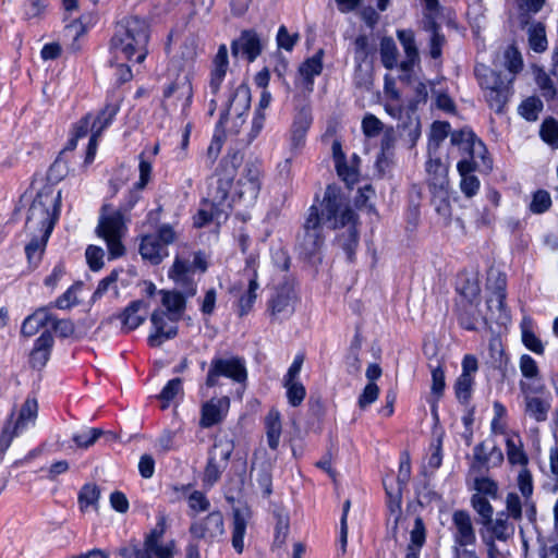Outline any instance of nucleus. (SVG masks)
I'll list each match as a JSON object with an SVG mask.
<instances>
[{"label":"nucleus","instance_id":"nucleus-1","mask_svg":"<svg viewBox=\"0 0 558 558\" xmlns=\"http://www.w3.org/2000/svg\"><path fill=\"white\" fill-rule=\"evenodd\" d=\"M243 157L239 153H232L226 156L219 163L215 172V183L210 185L207 203L210 209L202 208L194 217V226L204 227L213 219L226 217L231 207L228 196L236 175V170L242 163Z\"/></svg>","mask_w":558,"mask_h":558},{"label":"nucleus","instance_id":"nucleus-2","mask_svg":"<svg viewBox=\"0 0 558 558\" xmlns=\"http://www.w3.org/2000/svg\"><path fill=\"white\" fill-rule=\"evenodd\" d=\"M323 216L332 229L348 227L338 235V244L345 252L349 260H353L359 243L356 230V215L348 205L341 190L335 185H328L323 198Z\"/></svg>","mask_w":558,"mask_h":558},{"label":"nucleus","instance_id":"nucleus-3","mask_svg":"<svg viewBox=\"0 0 558 558\" xmlns=\"http://www.w3.org/2000/svg\"><path fill=\"white\" fill-rule=\"evenodd\" d=\"M148 41V26L145 21L138 17H129L117 26L114 36L111 39V52L125 60H134L136 63L144 61L146 57V45Z\"/></svg>","mask_w":558,"mask_h":558},{"label":"nucleus","instance_id":"nucleus-4","mask_svg":"<svg viewBox=\"0 0 558 558\" xmlns=\"http://www.w3.org/2000/svg\"><path fill=\"white\" fill-rule=\"evenodd\" d=\"M61 193L40 192L28 208L26 229L29 233L49 236L57 220Z\"/></svg>","mask_w":558,"mask_h":558},{"label":"nucleus","instance_id":"nucleus-5","mask_svg":"<svg viewBox=\"0 0 558 558\" xmlns=\"http://www.w3.org/2000/svg\"><path fill=\"white\" fill-rule=\"evenodd\" d=\"M478 82L487 90L486 99L489 107L501 112L509 97V84L512 78H504L500 73L480 65L475 69Z\"/></svg>","mask_w":558,"mask_h":558},{"label":"nucleus","instance_id":"nucleus-6","mask_svg":"<svg viewBox=\"0 0 558 558\" xmlns=\"http://www.w3.org/2000/svg\"><path fill=\"white\" fill-rule=\"evenodd\" d=\"M410 462L404 461L400 463L399 474L397 478V484L395 485L392 480H384V486L386 490V495L388 498V509L390 517L393 518V524L391 526L390 533L391 537L397 542V530L398 525L402 520V511H401V500H402V488L405 486L410 478Z\"/></svg>","mask_w":558,"mask_h":558},{"label":"nucleus","instance_id":"nucleus-7","mask_svg":"<svg viewBox=\"0 0 558 558\" xmlns=\"http://www.w3.org/2000/svg\"><path fill=\"white\" fill-rule=\"evenodd\" d=\"M124 229L123 216L119 210L107 216L102 215L99 220L97 234L106 241L110 258L124 254V246L121 243Z\"/></svg>","mask_w":558,"mask_h":558},{"label":"nucleus","instance_id":"nucleus-8","mask_svg":"<svg viewBox=\"0 0 558 558\" xmlns=\"http://www.w3.org/2000/svg\"><path fill=\"white\" fill-rule=\"evenodd\" d=\"M193 96V87L187 76L178 77L163 92L162 107L172 114H185Z\"/></svg>","mask_w":558,"mask_h":558},{"label":"nucleus","instance_id":"nucleus-9","mask_svg":"<svg viewBox=\"0 0 558 558\" xmlns=\"http://www.w3.org/2000/svg\"><path fill=\"white\" fill-rule=\"evenodd\" d=\"M299 296L293 279L286 280L277 287L274 295L268 302V310L274 319L280 320L294 313Z\"/></svg>","mask_w":558,"mask_h":558},{"label":"nucleus","instance_id":"nucleus-10","mask_svg":"<svg viewBox=\"0 0 558 558\" xmlns=\"http://www.w3.org/2000/svg\"><path fill=\"white\" fill-rule=\"evenodd\" d=\"M221 376L238 383L245 381L247 374L243 361L235 356L214 359L207 374L206 385L208 387L217 386Z\"/></svg>","mask_w":558,"mask_h":558},{"label":"nucleus","instance_id":"nucleus-11","mask_svg":"<svg viewBox=\"0 0 558 558\" xmlns=\"http://www.w3.org/2000/svg\"><path fill=\"white\" fill-rule=\"evenodd\" d=\"M194 269L202 272L207 270V262L203 254L197 253L194 256L193 264L177 258L169 271V277L185 290L186 295L193 296L196 293V283L192 279Z\"/></svg>","mask_w":558,"mask_h":558},{"label":"nucleus","instance_id":"nucleus-12","mask_svg":"<svg viewBox=\"0 0 558 558\" xmlns=\"http://www.w3.org/2000/svg\"><path fill=\"white\" fill-rule=\"evenodd\" d=\"M233 446L228 440L217 441L210 452L207 465L204 471V483L213 486L220 478L221 473L228 465Z\"/></svg>","mask_w":558,"mask_h":558},{"label":"nucleus","instance_id":"nucleus-13","mask_svg":"<svg viewBox=\"0 0 558 558\" xmlns=\"http://www.w3.org/2000/svg\"><path fill=\"white\" fill-rule=\"evenodd\" d=\"M190 533L197 539L215 542L225 533L223 517L220 511H213L204 519L195 521L190 526Z\"/></svg>","mask_w":558,"mask_h":558},{"label":"nucleus","instance_id":"nucleus-14","mask_svg":"<svg viewBox=\"0 0 558 558\" xmlns=\"http://www.w3.org/2000/svg\"><path fill=\"white\" fill-rule=\"evenodd\" d=\"M154 331L148 337L151 347H159L166 340L172 339L178 333V319H172L162 310H156L150 317Z\"/></svg>","mask_w":558,"mask_h":558},{"label":"nucleus","instance_id":"nucleus-15","mask_svg":"<svg viewBox=\"0 0 558 558\" xmlns=\"http://www.w3.org/2000/svg\"><path fill=\"white\" fill-rule=\"evenodd\" d=\"M521 390L524 395L525 413L536 422H544L547 420L548 411L550 409L549 402L533 396L542 393L543 386L531 387L525 383H521Z\"/></svg>","mask_w":558,"mask_h":558},{"label":"nucleus","instance_id":"nucleus-16","mask_svg":"<svg viewBox=\"0 0 558 558\" xmlns=\"http://www.w3.org/2000/svg\"><path fill=\"white\" fill-rule=\"evenodd\" d=\"M259 168L254 162H246L240 178L238 179L236 186L234 189L235 195L239 198L254 199L258 195L260 183H259Z\"/></svg>","mask_w":558,"mask_h":558},{"label":"nucleus","instance_id":"nucleus-17","mask_svg":"<svg viewBox=\"0 0 558 558\" xmlns=\"http://www.w3.org/2000/svg\"><path fill=\"white\" fill-rule=\"evenodd\" d=\"M119 108L120 106L118 102L107 104L94 120L92 124V136L87 147L86 161H89L94 158L97 148V140L100 136L102 130L112 121L119 111Z\"/></svg>","mask_w":558,"mask_h":558},{"label":"nucleus","instance_id":"nucleus-18","mask_svg":"<svg viewBox=\"0 0 558 558\" xmlns=\"http://www.w3.org/2000/svg\"><path fill=\"white\" fill-rule=\"evenodd\" d=\"M451 143L454 146L465 144V147L468 148V160L481 159L485 166H487L488 168L490 167L489 163L485 161V145L480 140L476 138L472 131L460 130L452 132Z\"/></svg>","mask_w":558,"mask_h":558},{"label":"nucleus","instance_id":"nucleus-19","mask_svg":"<svg viewBox=\"0 0 558 558\" xmlns=\"http://www.w3.org/2000/svg\"><path fill=\"white\" fill-rule=\"evenodd\" d=\"M452 522L456 529L454 542L460 547L473 545L475 543V532L470 514L463 510H457L452 514Z\"/></svg>","mask_w":558,"mask_h":558},{"label":"nucleus","instance_id":"nucleus-20","mask_svg":"<svg viewBox=\"0 0 558 558\" xmlns=\"http://www.w3.org/2000/svg\"><path fill=\"white\" fill-rule=\"evenodd\" d=\"M517 485L524 499L525 515L530 522H534L536 520V506L531 499L533 494V478L526 466L521 468L517 477Z\"/></svg>","mask_w":558,"mask_h":558},{"label":"nucleus","instance_id":"nucleus-21","mask_svg":"<svg viewBox=\"0 0 558 558\" xmlns=\"http://www.w3.org/2000/svg\"><path fill=\"white\" fill-rule=\"evenodd\" d=\"M229 405L230 400L228 397L211 399L206 402L202 409L201 425L203 427H210L219 423L227 413Z\"/></svg>","mask_w":558,"mask_h":558},{"label":"nucleus","instance_id":"nucleus-22","mask_svg":"<svg viewBox=\"0 0 558 558\" xmlns=\"http://www.w3.org/2000/svg\"><path fill=\"white\" fill-rule=\"evenodd\" d=\"M478 167V160L462 159L458 162V171L461 175L460 187L466 197H472L480 189L478 179L472 174Z\"/></svg>","mask_w":558,"mask_h":558},{"label":"nucleus","instance_id":"nucleus-23","mask_svg":"<svg viewBox=\"0 0 558 558\" xmlns=\"http://www.w3.org/2000/svg\"><path fill=\"white\" fill-rule=\"evenodd\" d=\"M147 311L148 306L144 301H133L119 316L122 323V328L130 331L141 326L146 318Z\"/></svg>","mask_w":558,"mask_h":558},{"label":"nucleus","instance_id":"nucleus-24","mask_svg":"<svg viewBox=\"0 0 558 558\" xmlns=\"http://www.w3.org/2000/svg\"><path fill=\"white\" fill-rule=\"evenodd\" d=\"M260 39L255 32L245 31L241 37L232 44V53L242 52L248 61H253L260 53Z\"/></svg>","mask_w":558,"mask_h":558},{"label":"nucleus","instance_id":"nucleus-25","mask_svg":"<svg viewBox=\"0 0 558 558\" xmlns=\"http://www.w3.org/2000/svg\"><path fill=\"white\" fill-rule=\"evenodd\" d=\"M312 124V113L307 107H302L296 113L291 131V143L294 149L304 146L306 133Z\"/></svg>","mask_w":558,"mask_h":558},{"label":"nucleus","instance_id":"nucleus-26","mask_svg":"<svg viewBox=\"0 0 558 558\" xmlns=\"http://www.w3.org/2000/svg\"><path fill=\"white\" fill-rule=\"evenodd\" d=\"M250 518L251 511L247 508H236L233 510L232 546L239 554L244 548L243 537Z\"/></svg>","mask_w":558,"mask_h":558},{"label":"nucleus","instance_id":"nucleus-27","mask_svg":"<svg viewBox=\"0 0 558 558\" xmlns=\"http://www.w3.org/2000/svg\"><path fill=\"white\" fill-rule=\"evenodd\" d=\"M140 253L151 264H159L168 255L167 248L154 234L143 236Z\"/></svg>","mask_w":558,"mask_h":558},{"label":"nucleus","instance_id":"nucleus-28","mask_svg":"<svg viewBox=\"0 0 558 558\" xmlns=\"http://www.w3.org/2000/svg\"><path fill=\"white\" fill-rule=\"evenodd\" d=\"M227 70L228 50L225 45H221L213 61V70L209 82L213 94H216L219 90L220 84L226 76Z\"/></svg>","mask_w":558,"mask_h":558},{"label":"nucleus","instance_id":"nucleus-29","mask_svg":"<svg viewBox=\"0 0 558 558\" xmlns=\"http://www.w3.org/2000/svg\"><path fill=\"white\" fill-rule=\"evenodd\" d=\"M160 293L162 295L161 304L166 308L163 311L170 318L180 320L185 310L183 295L175 291H160Z\"/></svg>","mask_w":558,"mask_h":558},{"label":"nucleus","instance_id":"nucleus-30","mask_svg":"<svg viewBox=\"0 0 558 558\" xmlns=\"http://www.w3.org/2000/svg\"><path fill=\"white\" fill-rule=\"evenodd\" d=\"M52 342L53 339L49 332H43L36 340L35 348L31 352V363L33 367L41 368L46 365Z\"/></svg>","mask_w":558,"mask_h":558},{"label":"nucleus","instance_id":"nucleus-31","mask_svg":"<svg viewBox=\"0 0 558 558\" xmlns=\"http://www.w3.org/2000/svg\"><path fill=\"white\" fill-rule=\"evenodd\" d=\"M397 36L407 56V60L401 62L400 68L403 71H410L418 58L414 35L411 31H398Z\"/></svg>","mask_w":558,"mask_h":558},{"label":"nucleus","instance_id":"nucleus-32","mask_svg":"<svg viewBox=\"0 0 558 558\" xmlns=\"http://www.w3.org/2000/svg\"><path fill=\"white\" fill-rule=\"evenodd\" d=\"M173 545L161 542H144L141 549H134V558H172Z\"/></svg>","mask_w":558,"mask_h":558},{"label":"nucleus","instance_id":"nucleus-33","mask_svg":"<svg viewBox=\"0 0 558 558\" xmlns=\"http://www.w3.org/2000/svg\"><path fill=\"white\" fill-rule=\"evenodd\" d=\"M507 458L510 464H519L525 468L529 462V457L524 451L523 442L519 435L508 436L506 439Z\"/></svg>","mask_w":558,"mask_h":558},{"label":"nucleus","instance_id":"nucleus-34","mask_svg":"<svg viewBox=\"0 0 558 558\" xmlns=\"http://www.w3.org/2000/svg\"><path fill=\"white\" fill-rule=\"evenodd\" d=\"M51 319L52 316L46 310L40 308L25 318L21 328V333L24 337H32L49 324Z\"/></svg>","mask_w":558,"mask_h":558},{"label":"nucleus","instance_id":"nucleus-35","mask_svg":"<svg viewBox=\"0 0 558 558\" xmlns=\"http://www.w3.org/2000/svg\"><path fill=\"white\" fill-rule=\"evenodd\" d=\"M486 524L493 536L498 541L506 542L514 534V525L509 522L504 512L499 513L495 520L490 518L486 521Z\"/></svg>","mask_w":558,"mask_h":558},{"label":"nucleus","instance_id":"nucleus-36","mask_svg":"<svg viewBox=\"0 0 558 558\" xmlns=\"http://www.w3.org/2000/svg\"><path fill=\"white\" fill-rule=\"evenodd\" d=\"M323 56L324 50L319 49L312 58L304 61L299 69L300 76L307 87L312 85L313 77L320 74L323 70Z\"/></svg>","mask_w":558,"mask_h":558},{"label":"nucleus","instance_id":"nucleus-37","mask_svg":"<svg viewBox=\"0 0 558 558\" xmlns=\"http://www.w3.org/2000/svg\"><path fill=\"white\" fill-rule=\"evenodd\" d=\"M481 318V312L475 301H460L459 319L461 325L468 330L476 329V324Z\"/></svg>","mask_w":558,"mask_h":558},{"label":"nucleus","instance_id":"nucleus-38","mask_svg":"<svg viewBox=\"0 0 558 558\" xmlns=\"http://www.w3.org/2000/svg\"><path fill=\"white\" fill-rule=\"evenodd\" d=\"M425 525L422 518L416 517L411 531V542L407 548L405 558H418L420 548L425 543Z\"/></svg>","mask_w":558,"mask_h":558},{"label":"nucleus","instance_id":"nucleus-39","mask_svg":"<svg viewBox=\"0 0 558 558\" xmlns=\"http://www.w3.org/2000/svg\"><path fill=\"white\" fill-rule=\"evenodd\" d=\"M266 436L270 449L276 450L281 435V422L278 411H270L265 418Z\"/></svg>","mask_w":558,"mask_h":558},{"label":"nucleus","instance_id":"nucleus-40","mask_svg":"<svg viewBox=\"0 0 558 558\" xmlns=\"http://www.w3.org/2000/svg\"><path fill=\"white\" fill-rule=\"evenodd\" d=\"M324 243L320 231H304L299 238L298 246L306 256L311 257L316 254Z\"/></svg>","mask_w":558,"mask_h":558},{"label":"nucleus","instance_id":"nucleus-41","mask_svg":"<svg viewBox=\"0 0 558 558\" xmlns=\"http://www.w3.org/2000/svg\"><path fill=\"white\" fill-rule=\"evenodd\" d=\"M426 170L432 187H448L447 167L439 159H430Z\"/></svg>","mask_w":558,"mask_h":558},{"label":"nucleus","instance_id":"nucleus-42","mask_svg":"<svg viewBox=\"0 0 558 558\" xmlns=\"http://www.w3.org/2000/svg\"><path fill=\"white\" fill-rule=\"evenodd\" d=\"M100 489L96 484H85L78 493V505L82 512H86L89 507L95 511L98 509Z\"/></svg>","mask_w":558,"mask_h":558},{"label":"nucleus","instance_id":"nucleus-43","mask_svg":"<svg viewBox=\"0 0 558 558\" xmlns=\"http://www.w3.org/2000/svg\"><path fill=\"white\" fill-rule=\"evenodd\" d=\"M424 28L427 32H430L429 54L433 59H437L441 56V47L444 46V44L446 41L445 36L439 33L438 25L430 16L426 17Z\"/></svg>","mask_w":558,"mask_h":558},{"label":"nucleus","instance_id":"nucleus-44","mask_svg":"<svg viewBox=\"0 0 558 558\" xmlns=\"http://www.w3.org/2000/svg\"><path fill=\"white\" fill-rule=\"evenodd\" d=\"M33 239L25 247L26 257L28 264L32 267H36L38 262L41 258V255L45 251L47 241L49 236H44L41 234L31 233Z\"/></svg>","mask_w":558,"mask_h":558},{"label":"nucleus","instance_id":"nucleus-45","mask_svg":"<svg viewBox=\"0 0 558 558\" xmlns=\"http://www.w3.org/2000/svg\"><path fill=\"white\" fill-rule=\"evenodd\" d=\"M398 48L390 37H384L380 41L381 62L386 69H393L398 64Z\"/></svg>","mask_w":558,"mask_h":558},{"label":"nucleus","instance_id":"nucleus-46","mask_svg":"<svg viewBox=\"0 0 558 558\" xmlns=\"http://www.w3.org/2000/svg\"><path fill=\"white\" fill-rule=\"evenodd\" d=\"M250 93L245 88H238L232 98L229 100L227 116L234 114L241 117L242 113L248 109Z\"/></svg>","mask_w":558,"mask_h":558},{"label":"nucleus","instance_id":"nucleus-47","mask_svg":"<svg viewBox=\"0 0 558 558\" xmlns=\"http://www.w3.org/2000/svg\"><path fill=\"white\" fill-rule=\"evenodd\" d=\"M433 205L436 211L446 220L449 221L451 216V208L449 204V194L447 187H433Z\"/></svg>","mask_w":558,"mask_h":558},{"label":"nucleus","instance_id":"nucleus-48","mask_svg":"<svg viewBox=\"0 0 558 558\" xmlns=\"http://www.w3.org/2000/svg\"><path fill=\"white\" fill-rule=\"evenodd\" d=\"M458 291L462 296L461 301H476L480 294V284L475 276H463L458 283Z\"/></svg>","mask_w":558,"mask_h":558},{"label":"nucleus","instance_id":"nucleus-49","mask_svg":"<svg viewBox=\"0 0 558 558\" xmlns=\"http://www.w3.org/2000/svg\"><path fill=\"white\" fill-rule=\"evenodd\" d=\"M529 44L535 52H543L547 47L545 27L541 23L532 24L527 28Z\"/></svg>","mask_w":558,"mask_h":558},{"label":"nucleus","instance_id":"nucleus-50","mask_svg":"<svg viewBox=\"0 0 558 558\" xmlns=\"http://www.w3.org/2000/svg\"><path fill=\"white\" fill-rule=\"evenodd\" d=\"M38 405L36 400L27 399L21 410L15 422V429H23L29 422H33L37 416Z\"/></svg>","mask_w":558,"mask_h":558},{"label":"nucleus","instance_id":"nucleus-51","mask_svg":"<svg viewBox=\"0 0 558 558\" xmlns=\"http://www.w3.org/2000/svg\"><path fill=\"white\" fill-rule=\"evenodd\" d=\"M284 388L287 389V398L292 407H299L306 395L305 387L299 380H284Z\"/></svg>","mask_w":558,"mask_h":558},{"label":"nucleus","instance_id":"nucleus-52","mask_svg":"<svg viewBox=\"0 0 558 558\" xmlns=\"http://www.w3.org/2000/svg\"><path fill=\"white\" fill-rule=\"evenodd\" d=\"M542 109L543 104L537 97H529L520 105L519 112L527 121H535Z\"/></svg>","mask_w":558,"mask_h":558},{"label":"nucleus","instance_id":"nucleus-53","mask_svg":"<svg viewBox=\"0 0 558 558\" xmlns=\"http://www.w3.org/2000/svg\"><path fill=\"white\" fill-rule=\"evenodd\" d=\"M485 442H480L474 448L473 462L471 464V471L482 473L488 468L489 456Z\"/></svg>","mask_w":558,"mask_h":558},{"label":"nucleus","instance_id":"nucleus-54","mask_svg":"<svg viewBox=\"0 0 558 558\" xmlns=\"http://www.w3.org/2000/svg\"><path fill=\"white\" fill-rule=\"evenodd\" d=\"M542 138L553 147H558V121L554 118L546 119L541 126Z\"/></svg>","mask_w":558,"mask_h":558},{"label":"nucleus","instance_id":"nucleus-55","mask_svg":"<svg viewBox=\"0 0 558 558\" xmlns=\"http://www.w3.org/2000/svg\"><path fill=\"white\" fill-rule=\"evenodd\" d=\"M538 86L543 97L558 109V93L556 92L553 81L544 73L537 77Z\"/></svg>","mask_w":558,"mask_h":558},{"label":"nucleus","instance_id":"nucleus-56","mask_svg":"<svg viewBox=\"0 0 558 558\" xmlns=\"http://www.w3.org/2000/svg\"><path fill=\"white\" fill-rule=\"evenodd\" d=\"M524 506V500L522 501L521 497L515 493H509L506 497V510L507 517L512 518L515 521H520L522 519V508Z\"/></svg>","mask_w":558,"mask_h":558},{"label":"nucleus","instance_id":"nucleus-57","mask_svg":"<svg viewBox=\"0 0 558 558\" xmlns=\"http://www.w3.org/2000/svg\"><path fill=\"white\" fill-rule=\"evenodd\" d=\"M187 505L194 515L199 512L207 511L210 507L209 500L207 499L205 494L199 490H193L187 496Z\"/></svg>","mask_w":558,"mask_h":558},{"label":"nucleus","instance_id":"nucleus-58","mask_svg":"<svg viewBox=\"0 0 558 558\" xmlns=\"http://www.w3.org/2000/svg\"><path fill=\"white\" fill-rule=\"evenodd\" d=\"M551 206V198L547 191L538 190L533 194L530 209L534 214H543Z\"/></svg>","mask_w":558,"mask_h":558},{"label":"nucleus","instance_id":"nucleus-59","mask_svg":"<svg viewBox=\"0 0 558 558\" xmlns=\"http://www.w3.org/2000/svg\"><path fill=\"white\" fill-rule=\"evenodd\" d=\"M379 396V387L376 383L368 381L363 391L359 396L357 405L361 410H365L373 404Z\"/></svg>","mask_w":558,"mask_h":558},{"label":"nucleus","instance_id":"nucleus-60","mask_svg":"<svg viewBox=\"0 0 558 558\" xmlns=\"http://www.w3.org/2000/svg\"><path fill=\"white\" fill-rule=\"evenodd\" d=\"M120 271L119 270H112L110 275H108L106 278L99 281L98 287L96 288L93 300L101 298L107 291L110 289L114 290L116 294L118 295L117 290V281L119 278Z\"/></svg>","mask_w":558,"mask_h":558},{"label":"nucleus","instance_id":"nucleus-61","mask_svg":"<svg viewBox=\"0 0 558 558\" xmlns=\"http://www.w3.org/2000/svg\"><path fill=\"white\" fill-rule=\"evenodd\" d=\"M102 434L104 432L101 429L89 428L81 434H75L73 436V441L78 448L85 449L93 446Z\"/></svg>","mask_w":558,"mask_h":558},{"label":"nucleus","instance_id":"nucleus-62","mask_svg":"<svg viewBox=\"0 0 558 558\" xmlns=\"http://www.w3.org/2000/svg\"><path fill=\"white\" fill-rule=\"evenodd\" d=\"M473 385V378L472 376H469L466 374H461L456 383V396L461 401H468L471 396Z\"/></svg>","mask_w":558,"mask_h":558},{"label":"nucleus","instance_id":"nucleus-63","mask_svg":"<svg viewBox=\"0 0 558 558\" xmlns=\"http://www.w3.org/2000/svg\"><path fill=\"white\" fill-rule=\"evenodd\" d=\"M522 341L524 345L534 353L542 354L544 352L542 341L529 327L525 326V324L522 325Z\"/></svg>","mask_w":558,"mask_h":558},{"label":"nucleus","instance_id":"nucleus-64","mask_svg":"<svg viewBox=\"0 0 558 558\" xmlns=\"http://www.w3.org/2000/svg\"><path fill=\"white\" fill-rule=\"evenodd\" d=\"M474 489H476L480 494L496 497L498 485L494 480L489 477L477 476L474 478Z\"/></svg>","mask_w":558,"mask_h":558}]
</instances>
